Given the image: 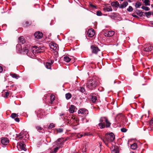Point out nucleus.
<instances>
[{
  "label": "nucleus",
  "mask_w": 153,
  "mask_h": 153,
  "mask_svg": "<svg viewBox=\"0 0 153 153\" xmlns=\"http://www.w3.org/2000/svg\"><path fill=\"white\" fill-rule=\"evenodd\" d=\"M99 121L100 123H99L98 126L100 128H104L105 127L108 128L111 125V123L108 118L105 117H101Z\"/></svg>",
  "instance_id": "f257e3e1"
},
{
  "label": "nucleus",
  "mask_w": 153,
  "mask_h": 153,
  "mask_svg": "<svg viewBox=\"0 0 153 153\" xmlns=\"http://www.w3.org/2000/svg\"><path fill=\"white\" fill-rule=\"evenodd\" d=\"M115 137L114 134L111 132L109 134H106L105 137V140L102 139V141L105 144L106 146H108V144L110 142H112L115 139Z\"/></svg>",
  "instance_id": "f03ea898"
},
{
  "label": "nucleus",
  "mask_w": 153,
  "mask_h": 153,
  "mask_svg": "<svg viewBox=\"0 0 153 153\" xmlns=\"http://www.w3.org/2000/svg\"><path fill=\"white\" fill-rule=\"evenodd\" d=\"M16 48L18 53H23L24 54H27L30 46L28 45H26L22 49L21 45L20 44H18L16 46Z\"/></svg>",
  "instance_id": "7ed1b4c3"
},
{
  "label": "nucleus",
  "mask_w": 153,
  "mask_h": 153,
  "mask_svg": "<svg viewBox=\"0 0 153 153\" xmlns=\"http://www.w3.org/2000/svg\"><path fill=\"white\" fill-rule=\"evenodd\" d=\"M97 85L98 82L95 80L90 79L87 82V87L89 89L93 90Z\"/></svg>",
  "instance_id": "20e7f679"
},
{
  "label": "nucleus",
  "mask_w": 153,
  "mask_h": 153,
  "mask_svg": "<svg viewBox=\"0 0 153 153\" xmlns=\"http://www.w3.org/2000/svg\"><path fill=\"white\" fill-rule=\"evenodd\" d=\"M17 138L20 139L22 138L25 140L29 138V134L27 132L25 131L21 132L18 135H17Z\"/></svg>",
  "instance_id": "39448f33"
},
{
  "label": "nucleus",
  "mask_w": 153,
  "mask_h": 153,
  "mask_svg": "<svg viewBox=\"0 0 153 153\" xmlns=\"http://www.w3.org/2000/svg\"><path fill=\"white\" fill-rule=\"evenodd\" d=\"M91 48L92 53L97 54L98 53H100V54L99 55V56H101L102 52L98 47L92 45L91 46Z\"/></svg>",
  "instance_id": "423d86ee"
},
{
  "label": "nucleus",
  "mask_w": 153,
  "mask_h": 153,
  "mask_svg": "<svg viewBox=\"0 0 153 153\" xmlns=\"http://www.w3.org/2000/svg\"><path fill=\"white\" fill-rule=\"evenodd\" d=\"M78 114L79 116H86L88 114V111L85 108L79 109L78 111Z\"/></svg>",
  "instance_id": "0eeeda50"
},
{
  "label": "nucleus",
  "mask_w": 153,
  "mask_h": 153,
  "mask_svg": "<svg viewBox=\"0 0 153 153\" xmlns=\"http://www.w3.org/2000/svg\"><path fill=\"white\" fill-rule=\"evenodd\" d=\"M33 47V48H34L33 49V53H40L43 52V47H42L40 46L38 47L36 46H34Z\"/></svg>",
  "instance_id": "6e6552de"
},
{
  "label": "nucleus",
  "mask_w": 153,
  "mask_h": 153,
  "mask_svg": "<svg viewBox=\"0 0 153 153\" xmlns=\"http://www.w3.org/2000/svg\"><path fill=\"white\" fill-rule=\"evenodd\" d=\"M153 47L149 44H145L143 46V52H149L151 51Z\"/></svg>",
  "instance_id": "1a4fd4ad"
},
{
  "label": "nucleus",
  "mask_w": 153,
  "mask_h": 153,
  "mask_svg": "<svg viewBox=\"0 0 153 153\" xmlns=\"http://www.w3.org/2000/svg\"><path fill=\"white\" fill-rule=\"evenodd\" d=\"M25 146L26 145L23 141H20L17 143V148H19L22 150H23L25 151H26L27 149L26 148Z\"/></svg>",
  "instance_id": "9d476101"
},
{
  "label": "nucleus",
  "mask_w": 153,
  "mask_h": 153,
  "mask_svg": "<svg viewBox=\"0 0 153 153\" xmlns=\"http://www.w3.org/2000/svg\"><path fill=\"white\" fill-rule=\"evenodd\" d=\"M65 141L63 139L59 138L56 142V147H58L59 148L62 147Z\"/></svg>",
  "instance_id": "9b49d317"
},
{
  "label": "nucleus",
  "mask_w": 153,
  "mask_h": 153,
  "mask_svg": "<svg viewBox=\"0 0 153 153\" xmlns=\"http://www.w3.org/2000/svg\"><path fill=\"white\" fill-rule=\"evenodd\" d=\"M49 46L54 51H57L58 50H59V47L58 45L55 43H50L49 45Z\"/></svg>",
  "instance_id": "f8f14e48"
},
{
  "label": "nucleus",
  "mask_w": 153,
  "mask_h": 153,
  "mask_svg": "<svg viewBox=\"0 0 153 153\" xmlns=\"http://www.w3.org/2000/svg\"><path fill=\"white\" fill-rule=\"evenodd\" d=\"M34 36L35 38L39 39L42 37L43 34L41 32H37L35 33Z\"/></svg>",
  "instance_id": "ddd939ff"
},
{
  "label": "nucleus",
  "mask_w": 153,
  "mask_h": 153,
  "mask_svg": "<svg viewBox=\"0 0 153 153\" xmlns=\"http://www.w3.org/2000/svg\"><path fill=\"white\" fill-rule=\"evenodd\" d=\"M87 34L89 37H92L95 34L94 30L92 28L89 29L88 30Z\"/></svg>",
  "instance_id": "4468645a"
},
{
  "label": "nucleus",
  "mask_w": 153,
  "mask_h": 153,
  "mask_svg": "<svg viewBox=\"0 0 153 153\" xmlns=\"http://www.w3.org/2000/svg\"><path fill=\"white\" fill-rule=\"evenodd\" d=\"M1 142L3 145H6L9 143V140L7 138L4 137L1 138Z\"/></svg>",
  "instance_id": "2eb2a0df"
},
{
  "label": "nucleus",
  "mask_w": 153,
  "mask_h": 153,
  "mask_svg": "<svg viewBox=\"0 0 153 153\" xmlns=\"http://www.w3.org/2000/svg\"><path fill=\"white\" fill-rule=\"evenodd\" d=\"M114 34V32L113 31H108L104 34L105 36L109 37L112 36Z\"/></svg>",
  "instance_id": "dca6fc26"
},
{
  "label": "nucleus",
  "mask_w": 153,
  "mask_h": 153,
  "mask_svg": "<svg viewBox=\"0 0 153 153\" xmlns=\"http://www.w3.org/2000/svg\"><path fill=\"white\" fill-rule=\"evenodd\" d=\"M76 108L74 105H71L69 107V110L71 113H73L76 111Z\"/></svg>",
  "instance_id": "f3484780"
},
{
  "label": "nucleus",
  "mask_w": 153,
  "mask_h": 153,
  "mask_svg": "<svg viewBox=\"0 0 153 153\" xmlns=\"http://www.w3.org/2000/svg\"><path fill=\"white\" fill-rule=\"evenodd\" d=\"M53 62V61L51 60L50 62H47L45 65V66L46 68L48 69H50L51 68V65Z\"/></svg>",
  "instance_id": "a211bd4d"
},
{
  "label": "nucleus",
  "mask_w": 153,
  "mask_h": 153,
  "mask_svg": "<svg viewBox=\"0 0 153 153\" xmlns=\"http://www.w3.org/2000/svg\"><path fill=\"white\" fill-rule=\"evenodd\" d=\"M103 10L105 11L110 12L112 10L111 7L110 6H106L104 7Z\"/></svg>",
  "instance_id": "6ab92c4d"
},
{
  "label": "nucleus",
  "mask_w": 153,
  "mask_h": 153,
  "mask_svg": "<svg viewBox=\"0 0 153 153\" xmlns=\"http://www.w3.org/2000/svg\"><path fill=\"white\" fill-rule=\"evenodd\" d=\"M128 5V3L126 1H124L122 4L119 6V8H123L126 7Z\"/></svg>",
  "instance_id": "aec40b11"
},
{
  "label": "nucleus",
  "mask_w": 153,
  "mask_h": 153,
  "mask_svg": "<svg viewBox=\"0 0 153 153\" xmlns=\"http://www.w3.org/2000/svg\"><path fill=\"white\" fill-rule=\"evenodd\" d=\"M19 42L21 43L22 44H24L25 42V41L23 36H21L19 38Z\"/></svg>",
  "instance_id": "412c9836"
},
{
  "label": "nucleus",
  "mask_w": 153,
  "mask_h": 153,
  "mask_svg": "<svg viewBox=\"0 0 153 153\" xmlns=\"http://www.w3.org/2000/svg\"><path fill=\"white\" fill-rule=\"evenodd\" d=\"M36 129L39 132L42 133L44 132V129L42 128L40 126H37L36 127Z\"/></svg>",
  "instance_id": "4be33fe9"
},
{
  "label": "nucleus",
  "mask_w": 153,
  "mask_h": 153,
  "mask_svg": "<svg viewBox=\"0 0 153 153\" xmlns=\"http://www.w3.org/2000/svg\"><path fill=\"white\" fill-rule=\"evenodd\" d=\"M76 121V120L75 119V118H74L73 117H71V119L70 120V121H68V123L69 124H72V123H74Z\"/></svg>",
  "instance_id": "5701e85b"
},
{
  "label": "nucleus",
  "mask_w": 153,
  "mask_h": 153,
  "mask_svg": "<svg viewBox=\"0 0 153 153\" xmlns=\"http://www.w3.org/2000/svg\"><path fill=\"white\" fill-rule=\"evenodd\" d=\"M65 97L67 100H68L71 97V93H68L65 94Z\"/></svg>",
  "instance_id": "b1692460"
},
{
  "label": "nucleus",
  "mask_w": 153,
  "mask_h": 153,
  "mask_svg": "<svg viewBox=\"0 0 153 153\" xmlns=\"http://www.w3.org/2000/svg\"><path fill=\"white\" fill-rule=\"evenodd\" d=\"M137 148V144L136 143H134L131 145V148L133 150H135Z\"/></svg>",
  "instance_id": "393cba45"
},
{
  "label": "nucleus",
  "mask_w": 153,
  "mask_h": 153,
  "mask_svg": "<svg viewBox=\"0 0 153 153\" xmlns=\"http://www.w3.org/2000/svg\"><path fill=\"white\" fill-rule=\"evenodd\" d=\"M142 1L145 5L149 6L150 5L149 0H142Z\"/></svg>",
  "instance_id": "a878e982"
},
{
  "label": "nucleus",
  "mask_w": 153,
  "mask_h": 153,
  "mask_svg": "<svg viewBox=\"0 0 153 153\" xmlns=\"http://www.w3.org/2000/svg\"><path fill=\"white\" fill-rule=\"evenodd\" d=\"M141 3L139 1L137 2L135 4V6L137 8H139L141 5Z\"/></svg>",
  "instance_id": "bb28decb"
},
{
  "label": "nucleus",
  "mask_w": 153,
  "mask_h": 153,
  "mask_svg": "<svg viewBox=\"0 0 153 153\" xmlns=\"http://www.w3.org/2000/svg\"><path fill=\"white\" fill-rule=\"evenodd\" d=\"M71 60V59L68 57L66 56L64 57V61L67 62H69Z\"/></svg>",
  "instance_id": "cd10ccee"
},
{
  "label": "nucleus",
  "mask_w": 153,
  "mask_h": 153,
  "mask_svg": "<svg viewBox=\"0 0 153 153\" xmlns=\"http://www.w3.org/2000/svg\"><path fill=\"white\" fill-rule=\"evenodd\" d=\"M54 51H54L53 52L54 55V57L56 58L58 56V50Z\"/></svg>",
  "instance_id": "c85d7f7f"
},
{
  "label": "nucleus",
  "mask_w": 153,
  "mask_h": 153,
  "mask_svg": "<svg viewBox=\"0 0 153 153\" xmlns=\"http://www.w3.org/2000/svg\"><path fill=\"white\" fill-rule=\"evenodd\" d=\"M59 148L58 147H56L54 148L53 150L51 151V152L50 153H56L57 151L58 150Z\"/></svg>",
  "instance_id": "c756f323"
},
{
  "label": "nucleus",
  "mask_w": 153,
  "mask_h": 153,
  "mask_svg": "<svg viewBox=\"0 0 153 153\" xmlns=\"http://www.w3.org/2000/svg\"><path fill=\"white\" fill-rule=\"evenodd\" d=\"M11 76L13 78H15L16 79H18L19 76H18L16 74H11Z\"/></svg>",
  "instance_id": "7c9ffc66"
},
{
  "label": "nucleus",
  "mask_w": 153,
  "mask_h": 153,
  "mask_svg": "<svg viewBox=\"0 0 153 153\" xmlns=\"http://www.w3.org/2000/svg\"><path fill=\"white\" fill-rule=\"evenodd\" d=\"M111 4L112 5H113L116 7H117L119 6V3L118 1H116L115 2H112L111 3Z\"/></svg>",
  "instance_id": "2f4dec72"
},
{
  "label": "nucleus",
  "mask_w": 153,
  "mask_h": 153,
  "mask_svg": "<svg viewBox=\"0 0 153 153\" xmlns=\"http://www.w3.org/2000/svg\"><path fill=\"white\" fill-rule=\"evenodd\" d=\"M97 100V97L96 96H92L91 98V100L93 103H95L96 102Z\"/></svg>",
  "instance_id": "473e14b6"
},
{
  "label": "nucleus",
  "mask_w": 153,
  "mask_h": 153,
  "mask_svg": "<svg viewBox=\"0 0 153 153\" xmlns=\"http://www.w3.org/2000/svg\"><path fill=\"white\" fill-rule=\"evenodd\" d=\"M51 97V103L52 104L53 103V102L55 100V97L54 95L53 94H51L50 97Z\"/></svg>",
  "instance_id": "72a5a7b5"
},
{
  "label": "nucleus",
  "mask_w": 153,
  "mask_h": 153,
  "mask_svg": "<svg viewBox=\"0 0 153 153\" xmlns=\"http://www.w3.org/2000/svg\"><path fill=\"white\" fill-rule=\"evenodd\" d=\"M37 117L39 118H41L43 117V113H41L40 112H38Z\"/></svg>",
  "instance_id": "f704fd0d"
},
{
  "label": "nucleus",
  "mask_w": 153,
  "mask_h": 153,
  "mask_svg": "<svg viewBox=\"0 0 153 153\" xmlns=\"http://www.w3.org/2000/svg\"><path fill=\"white\" fill-rule=\"evenodd\" d=\"M151 13L152 12H149L145 13L144 14L147 18H149V16L151 15Z\"/></svg>",
  "instance_id": "c9c22d12"
},
{
  "label": "nucleus",
  "mask_w": 153,
  "mask_h": 153,
  "mask_svg": "<svg viewBox=\"0 0 153 153\" xmlns=\"http://www.w3.org/2000/svg\"><path fill=\"white\" fill-rule=\"evenodd\" d=\"M141 8L146 11H148L150 10V8L148 7H145L144 6H142L141 7Z\"/></svg>",
  "instance_id": "e433bc0d"
},
{
  "label": "nucleus",
  "mask_w": 153,
  "mask_h": 153,
  "mask_svg": "<svg viewBox=\"0 0 153 153\" xmlns=\"http://www.w3.org/2000/svg\"><path fill=\"white\" fill-rule=\"evenodd\" d=\"M127 10L129 12H131L133 11V8L131 6H129L128 8L127 9Z\"/></svg>",
  "instance_id": "4c0bfd02"
},
{
  "label": "nucleus",
  "mask_w": 153,
  "mask_h": 153,
  "mask_svg": "<svg viewBox=\"0 0 153 153\" xmlns=\"http://www.w3.org/2000/svg\"><path fill=\"white\" fill-rule=\"evenodd\" d=\"M79 90L82 93H83L85 91L84 88L82 87H80L79 88Z\"/></svg>",
  "instance_id": "58836bf2"
},
{
  "label": "nucleus",
  "mask_w": 153,
  "mask_h": 153,
  "mask_svg": "<svg viewBox=\"0 0 153 153\" xmlns=\"http://www.w3.org/2000/svg\"><path fill=\"white\" fill-rule=\"evenodd\" d=\"M18 115L15 113H13L11 114V117L13 118H14L16 117H17Z\"/></svg>",
  "instance_id": "ea45409f"
},
{
  "label": "nucleus",
  "mask_w": 153,
  "mask_h": 153,
  "mask_svg": "<svg viewBox=\"0 0 153 153\" xmlns=\"http://www.w3.org/2000/svg\"><path fill=\"white\" fill-rule=\"evenodd\" d=\"M58 133H61L63 132V129L62 128H59L56 129Z\"/></svg>",
  "instance_id": "a19ab883"
},
{
  "label": "nucleus",
  "mask_w": 153,
  "mask_h": 153,
  "mask_svg": "<svg viewBox=\"0 0 153 153\" xmlns=\"http://www.w3.org/2000/svg\"><path fill=\"white\" fill-rule=\"evenodd\" d=\"M127 130L124 128H123L121 129V131L123 132H126L127 131Z\"/></svg>",
  "instance_id": "79ce46f5"
},
{
  "label": "nucleus",
  "mask_w": 153,
  "mask_h": 153,
  "mask_svg": "<svg viewBox=\"0 0 153 153\" xmlns=\"http://www.w3.org/2000/svg\"><path fill=\"white\" fill-rule=\"evenodd\" d=\"M137 14L138 15L139 14L140 16H141L142 15L143 13L140 10H137Z\"/></svg>",
  "instance_id": "37998d69"
},
{
  "label": "nucleus",
  "mask_w": 153,
  "mask_h": 153,
  "mask_svg": "<svg viewBox=\"0 0 153 153\" xmlns=\"http://www.w3.org/2000/svg\"><path fill=\"white\" fill-rule=\"evenodd\" d=\"M54 124L53 123H52L50 124L49 126V128H51L54 127Z\"/></svg>",
  "instance_id": "c03bdc74"
},
{
  "label": "nucleus",
  "mask_w": 153,
  "mask_h": 153,
  "mask_svg": "<svg viewBox=\"0 0 153 153\" xmlns=\"http://www.w3.org/2000/svg\"><path fill=\"white\" fill-rule=\"evenodd\" d=\"M119 152L117 149H114L112 151V153H118Z\"/></svg>",
  "instance_id": "a18cd8bd"
},
{
  "label": "nucleus",
  "mask_w": 153,
  "mask_h": 153,
  "mask_svg": "<svg viewBox=\"0 0 153 153\" xmlns=\"http://www.w3.org/2000/svg\"><path fill=\"white\" fill-rule=\"evenodd\" d=\"M96 13L97 15L98 16H101L102 15V13L100 10L97 11Z\"/></svg>",
  "instance_id": "49530a36"
},
{
  "label": "nucleus",
  "mask_w": 153,
  "mask_h": 153,
  "mask_svg": "<svg viewBox=\"0 0 153 153\" xmlns=\"http://www.w3.org/2000/svg\"><path fill=\"white\" fill-rule=\"evenodd\" d=\"M150 124L151 126H153V118L150 121Z\"/></svg>",
  "instance_id": "de8ad7c7"
},
{
  "label": "nucleus",
  "mask_w": 153,
  "mask_h": 153,
  "mask_svg": "<svg viewBox=\"0 0 153 153\" xmlns=\"http://www.w3.org/2000/svg\"><path fill=\"white\" fill-rule=\"evenodd\" d=\"M9 93L8 92H6V94L4 96V97L7 98L8 96L9 95Z\"/></svg>",
  "instance_id": "09e8293b"
},
{
  "label": "nucleus",
  "mask_w": 153,
  "mask_h": 153,
  "mask_svg": "<svg viewBox=\"0 0 153 153\" xmlns=\"http://www.w3.org/2000/svg\"><path fill=\"white\" fill-rule=\"evenodd\" d=\"M84 135H87V136H89L91 135V134L90 133H85L84 134Z\"/></svg>",
  "instance_id": "8fccbe9b"
},
{
  "label": "nucleus",
  "mask_w": 153,
  "mask_h": 153,
  "mask_svg": "<svg viewBox=\"0 0 153 153\" xmlns=\"http://www.w3.org/2000/svg\"><path fill=\"white\" fill-rule=\"evenodd\" d=\"M85 136L84 134H79L78 136L79 138H80L82 137L83 136Z\"/></svg>",
  "instance_id": "3c124183"
},
{
  "label": "nucleus",
  "mask_w": 153,
  "mask_h": 153,
  "mask_svg": "<svg viewBox=\"0 0 153 153\" xmlns=\"http://www.w3.org/2000/svg\"><path fill=\"white\" fill-rule=\"evenodd\" d=\"M15 120L17 122H19V119L18 117L16 118Z\"/></svg>",
  "instance_id": "603ef678"
},
{
  "label": "nucleus",
  "mask_w": 153,
  "mask_h": 153,
  "mask_svg": "<svg viewBox=\"0 0 153 153\" xmlns=\"http://www.w3.org/2000/svg\"><path fill=\"white\" fill-rule=\"evenodd\" d=\"M132 16L134 17H135V18H137L138 17V16L136 15L133 13L132 14Z\"/></svg>",
  "instance_id": "864d4df0"
},
{
  "label": "nucleus",
  "mask_w": 153,
  "mask_h": 153,
  "mask_svg": "<svg viewBox=\"0 0 153 153\" xmlns=\"http://www.w3.org/2000/svg\"><path fill=\"white\" fill-rule=\"evenodd\" d=\"M3 68L1 66H0V73H1L3 71Z\"/></svg>",
  "instance_id": "5fc2aeb1"
},
{
  "label": "nucleus",
  "mask_w": 153,
  "mask_h": 153,
  "mask_svg": "<svg viewBox=\"0 0 153 153\" xmlns=\"http://www.w3.org/2000/svg\"><path fill=\"white\" fill-rule=\"evenodd\" d=\"M63 115H64V114H59V115L60 117H61Z\"/></svg>",
  "instance_id": "6e6d98bb"
},
{
  "label": "nucleus",
  "mask_w": 153,
  "mask_h": 153,
  "mask_svg": "<svg viewBox=\"0 0 153 153\" xmlns=\"http://www.w3.org/2000/svg\"><path fill=\"white\" fill-rule=\"evenodd\" d=\"M121 1H123V0H120Z\"/></svg>",
  "instance_id": "4d7b16f0"
},
{
  "label": "nucleus",
  "mask_w": 153,
  "mask_h": 153,
  "mask_svg": "<svg viewBox=\"0 0 153 153\" xmlns=\"http://www.w3.org/2000/svg\"><path fill=\"white\" fill-rule=\"evenodd\" d=\"M131 153H134V152H132Z\"/></svg>",
  "instance_id": "13d9d810"
},
{
  "label": "nucleus",
  "mask_w": 153,
  "mask_h": 153,
  "mask_svg": "<svg viewBox=\"0 0 153 153\" xmlns=\"http://www.w3.org/2000/svg\"><path fill=\"white\" fill-rule=\"evenodd\" d=\"M64 118V117H63V118Z\"/></svg>",
  "instance_id": "bf43d9fd"
},
{
  "label": "nucleus",
  "mask_w": 153,
  "mask_h": 153,
  "mask_svg": "<svg viewBox=\"0 0 153 153\" xmlns=\"http://www.w3.org/2000/svg\"><path fill=\"white\" fill-rule=\"evenodd\" d=\"M57 60V59H55V60Z\"/></svg>",
  "instance_id": "052dcab7"
},
{
  "label": "nucleus",
  "mask_w": 153,
  "mask_h": 153,
  "mask_svg": "<svg viewBox=\"0 0 153 153\" xmlns=\"http://www.w3.org/2000/svg\"><path fill=\"white\" fill-rule=\"evenodd\" d=\"M73 153H75V152H74Z\"/></svg>",
  "instance_id": "680f3d73"
}]
</instances>
